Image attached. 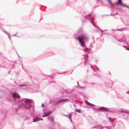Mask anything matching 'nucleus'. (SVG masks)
<instances>
[{
	"instance_id": "obj_5",
	"label": "nucleus",
	"mask_w": 129,
	"mask_h": 129,
	"mask_svg": "<svg viewBox=\"0 0 129 129\" xmlns=\"http://www.w3.org/2000/svg\"><path fill=\"white\" fill-rule=\"evenodd\" d=\"M19 107L20 108L21 107H24L25 106L22 104V102L20 101L18 102Z\"/></svg>"
},
{
	"instance_id": "obj_9",
	"label": "nucleus",
	"mask_w": 129,
	"mask_h": 129,
	"mask_svg": "<svg viewBox=\"0 0 129 129\" xmlns=\"http://www.w3.org/2000/svg\"><path fill=\"white\" fill-rule=\"evenodd\" d=\"M108 2L109 4L112 7L113 6V5L111 3V0H108Z\"/></svg>"
},
{
	"instance_id": "obj_16",
	"label": "nucleus",
	"mask_w": 129,
	"mask_h": 129,
	"mask_svg": "<svg viewBox=\"0 0 129 129\" xmlns=\"http://www.w3.org/2000/svg\"><path fill=\"white\" fill-rule=\"evenodd\" d=\"M109 120H110V121L111 120V118H109Z\"/></svg>"
},
{
	"instance_id": "obj_14",
	"label": "nucleus",
	"mask_w": 129,
	"mask_h": 129,
	"mask_svg": "<svg viewBox=\"0 0 129 129\" xmlns=\"http://www.w3.org/2000/svg\"><path fill=\"white\" fill-rule=\"evenodd\" d=\"M44 105L43 104H42V107H44Z\"/></svg>"
},
{
	"instance_id": "obj_3",
	"label": "nucleus",
	"mask_w": 129,
	"mask_h": 129,
	"mask_svg": "<svg viewBox=\"0 0 129 129\" xmlns=\"http://www.w3.org/2000/svg\"><path fill=\"white\" fill-rule=\"evenodd\" d=\"M13 96L14 97H16L18 99H19L20 98V96L16 92L13 93Z\"/></svg>"
},
{
	"instance_id": "obj_12",
	"label": "nucleus",
	"mask_w": 129,
	"mask_h": 129,
	"mask_svg": "<svg viewBox=\"0 0 129 129\" xmlns=\"http://www.w3.org/2000/svg\"><path fill=\"white\" fill-rule=\"evenodd\" d=\"M89 105L90 106H91V107H94V105L92 104H90Z\"/></svg>"
},
{
	"instance_id": "obj_7",
	"label": "nucleus",
	"mask_w": 129,
	"mask_h": 129,
	"mask_svg": "<svg viewBox=\"0 0 129 129\" xmlns=\"http://www.w3.org/2000/svg\"><path fill=\"white\" fill-rule=\"evenodd\" d=\"M99 110H103L105 111H107L109 110L107 108H104L103 107L99 109Z\"/></svg>"
},
{
	"instance_id": "obj_15",
	"label": "nucleus",
	"mask_w": 129,
	"mask_h": 129,
	"mask_svg": "<svg viewBox=\"0 0 129 129\" xmlns=\"http://www.w3.org/2000/svg\"><path fill=\"white\" fill-rule=\"evenodd\" d=\"M124 7H125L127 8H128V9H129V7H127V6H124Z\"/></svg>"
},
{
	"instance_id": "obj_8",
	"label": "nucleus",
	"mask_w": 129,
	"mask_h": 129,
	"mask_svg": "<svg viewBox=\"0 0 129 129\" xmlns=\"http://www.w3.org/2000/svg\"><path fill=\"white\" fill-rule=\"evenodd\" d=\"M51 113V112H49L47 113H45L44 115L43 116V117H44L47 116L50 114Z\"/></svg>"
},
{
	"instance_id": "obj_2",
	"label": "nucleus",
	"mask_w": 129,
	"mask_h": 129,
	"mask_svg": "<svg viewBox=\"0 0 129 129\" xmlns=\"http://www.w3.org/2000/svg\"><path fill=\"white\" fill-rule=\"evenodd\" d=\"M68 100V99H61L58 100V101L56 103V104H57L61 102H65Z\"/></svg>"
},
{
	"instance_id": "obj_1",
	"label": "nucleus",
	"mask_w": 129,
	"mask_h": 129,
	"mask_svg": "<svg viewBox=\"0 0 129 129\" xmlns=\"http://www.w3.org/2000/svg\"><path fill=\"white\" fill-rule=\"evenodd\" d=\"M79 42L81 46L84 47V42L83 41L84 40L86 41H87L88 38L85 35H82L79 37L78 38Z\"/></svg>"
},
{
	"instance_id": "obj_10",
	"label": "nucleus",
	"mask_w": 129,
	"mask_h": 129,
	"mask_svg": "<svg viewBox=\"0 0 129 129\" xmlns=\"http://www.w3.org/2000/svg\"><path fill=\"white\" fill-rule=\"evenodd\" d=\"M85 102L87 104V105H89L90 104V103L86 101H85Z\"/></svg>"
},
{
	"instance_id": "obj_6",
	"label": "nucleus",
	"mask_w": 129,
	"mask_h": 129,
	"mask_svg": "<svg viewBox=\"0 0 129 129\" xmlns=\"http://www.w3.org/2000/svg\"><path fill=\"white\" fill-rule=\"evenodd\" d=\"M43 120V119L39 117H36L35 119H34L33 121L34 122H36L38 121Z\"/></svg>"
},
{
	"instance_id": "obj_11",
	"label": "nucleus",
	"mask_w": 129,
	"mask_h": 129,
	"mask_svg": "<svg viewBox=\"0 0 129 129\" xmlns=\"http://www.w3.org/2000/svg\"><path fill=\"white\" fill-rule=\"evenodd\" d=\"M76 111H77L79 113H80L81 112V111L80 109L76 110Z\"/></svg>"
},
{
	"instance_id": "obj_4",
	"label": "nucleus",
	"mask_w": 129,
	"mask_h": 129,
	"mask_svg": "<svg viewBox=\"0 0 129 129\" xmlns=\"http://www.w3.org/2000/svg\"><path fill=\"white\" fill-rule=\"evenodd\" d=\"M120 5L123 7L126 6V5L122 4L121 0H118V2L116 4L117 5Z\"/></svg>"
},
{
	"instance_id": "obj_17",
	"label": "nucleus",
	"mask_w": 129,
	"mask_h": 129,
	"mask_svg": "<svg viewBox=\"0 0 129 129\" xmlns=\"http://www.w3.org/2000/svg\"><path fill=\"white\" fill-rule=\"evenodd\" d=\"M126 49L127 50H129V48H127V49Z\"/></svg>"
},
{
	"instance_id": "obj_13",
	"label": "nucleus",
	"mask_w": 129,
	"mask_h": 129,
	"mask_svg": "<svg viewBox=\"0 0 129 129\" xmlns=\"http://www.w3.org/2000/svg\"><path fill=\"white\" fill-rule=\"evenodd\" d=\"M19 86L20 87H22V86H27V85H19Z\"/></svg>"
},
{
	"instance_id": "obj_18",
	"label": "nucleus",
	"mask_w": 129,
	"mask_h": 129,
	"mask_svg": "<svg viewBox=\"0 0 129 129\" xmlns=\"http://www.w3.org/2000/svg\"><path fill=\"white\" fill-rule=\"evenodd\" d=\"M128 92H129V91H128Z\"/></svg>"
}]
</instances>
